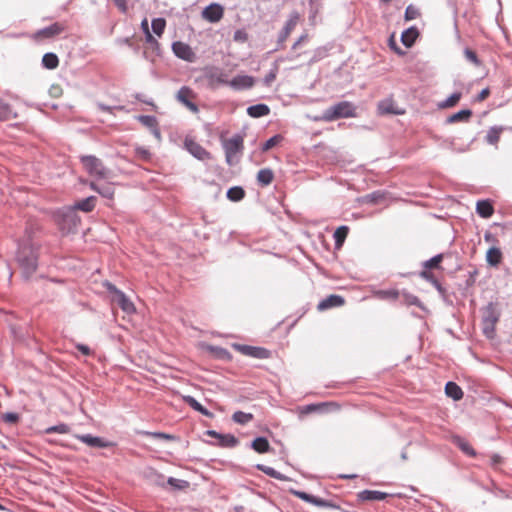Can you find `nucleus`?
<instances>
[{
    "label": "nucleus",
    "mask_w": 512,
    "mask_h": 512,
    "mask_svg": "<svg viewBox=\"0 0 512 512\" xmlns=\"http://www.w3.org/2000/svg\"><path fill=\"white\" fill-rule=\"evenodd\" d=\"M38 250L30 237L23 239L18 244L16 259L26 279L32 276L38 266Z\"/></svg>",
    "instance_id": "1"
},
{
    "label": "nucleus",
    "mask_w": 512,
    "mask_h": 512,
    "mask_svg": "<svg viewBox=\"0 0 512 512\" xmlns=\"http://www.w3.org/2000/svg\"><path fill=\"white\" fill-rule=\"evenodd\" d=\"M54 219L60 230L67 234L74 232L80 223V217L71 206L56 211Z\"/></svg>",
    "instance_id": "2"
},
{
    "label": "nucleus",
    "mask_w": 512,
    "mask_h": 512,
    "mask_svg": "<svg viewBox=\"0 0 512 512\" xmlns=\"http://www.w3.org/2000/svg\"><path fill=\"white\" fill-rule=\"evenodd\" d=\"M222 147L227 164L233 166L240 161V155L244 149V138L241 134H234L231 138L222 140Z\"/></svg>",
    "instance_id": "3"
},
{
    "label": "nucleus",
    "mask_w": 512,
    "mask_h": 512,
    "mask_svg": "<svg viewBox=\"0 0 512 512\" xmlns=\"http://www.w3.org/2000/svg\"><path fill=\"white\" fill-rule=\"evenodd\" d=\"M356 116V107L352 102L341 101L324 110L322 120L331 122L341 118Z\"/></svg>",
    "instance_id": "4"
},
{
    "label": "nucleus",
    "mask_w": 512,
    "mask_h": 512,
    "mask_svg": "<svg viewBox=\"0 0 512 512\" xmlns=\"http://www.w3.org/2000/svg\"><path fill=\"white\" fill-rule=\"evenodd\" d=\"M80 161L86 172L97 179H106L109 177L110 170L104 165L101 159L94 155L80 156Z\"/></svg>",
    "instance_id": "5"
},
{
    "label": "nucleus",
    "mask_w": 512,
    "mask_h": 512,
    "mask_svg": "<svg viewBox=\"0 0 512 512\" xmlns=\"http://www.w3.org/2000/svg\"><path fill=\"white\" fill-rule=\"evenodd\" d=\"M500 313L496 309V305L490 302L484 309L482 318L483 333L488 338H493L495 335V325L498 322Z\"/></svg>",
    "instance_id": "6"
},
{
    "label": "nucleus",
    "mask_w": 512,
    "mask_h": 512,
    "mask_svg": "<svg viewBox=\"0 0 512 512\" xmlns=\"http://www.w3.org/2000/svg\"><path fill=\"white\" fill-rule=\"evenodd\" d=\"M290 493L294 496L300 498L301 500L313 504L318 507L331 508V509H339V506L332 501L325 500L314 495L308 494L304 491L291 489Z\"/></svg>",
    "instance_id": "7"
},
{
    "label": "nucleus",
    "mask_w": 512,
    "mask_h": 512,
    "mask_svg": "<svg viewBox=\"0 0 512 512\" xmlns=\"http://www.w3.org/2000/svg\"><path fill=\"white\" fill-rule=\"evenodd\" d=\"M300 19V15L297 11H293L290 13L288 20L286 21L284 27L282 28L281 32L279 33L278 39H277V48L275 50H278L279 48L283 47L284 42L289 37L292 30L296 27L298 21Z\"/></svg>",
    "instance_id": "8"
},
{
    "label": "nucleus",
    "mask_w": 512,
    "mask_h": 512,
    "mask_svg": "<svg viewBox=\"0 0 512 512\" xmlns=\"http://www.w3.org/2000/svg\"><path fill=\"white\" fill-rule=\"evenodd\" d=\"M255 84V78L249 75H237L229 80L228 86L235 91L248 90Z\"/></svg>",
    "instance_id": "9"
},
{
    "label": "nucleus",
    "mask_w": 512,
    "mask_h": 512,
    "mask_svg": "<svg viewBox=\"0 0 512 512\" xmlns=\"http://www.w3.org/2000/svg\"><path fill=\"white\" fill-rule=\"evenodd\" d=\"M205 78L211 83H218L222 85L229 84V80L227 79V75L218 67H206L204 68Z\"/></svg>",
    "instance_id": "10"
},
{
    "label": "nucleus",
    "mask_w": 512,
    "mask_h": 512,
    "mask_svg": "<svg viewBox=\"0 0 512 512\" xmlns=\"http://www.w3.org/2000/svg\"><path fill=\"white\" fill-rule=\"evenodd\" d=\"M172 50L174 54L182 60L193 62L195 59V53L193 52L192 48L184 42H174L172 44Z\"/></svg>",
    "instance_id": "11"
},
{
    "label": "nucleus",
    "mask_w": 512,
    "mask_h": 512,
    "mask_svg": "<svg viewBox=\"0 0 512 512\" xmlns=\"http://www.w3.org/2000/svg\"><path fill=\"white\" fill-rule=\"evenodd\" d=\"M223 14V7L218 3H212L205 7L202 11V17L211 23L220 21L223 17Z\"/></svg>",
    "instance_id": "12"
},
{
    "label": "nucleus",
    "mask_w": 512,
    "mask_h": 512,
    "mask_svg": "<svg viewBox=\"0 0 512 512\" xmlns=\"http://www.w3.org/2000/svg\"><path fill=\"white\" fill-rule=\"evenodd\" d=\"M421 276L432 283L434 288H436V290L438 291V293H439L440 297L442 298V300L447 305H449V306L453 305V300L451 298V295L447 292L446 288H444L442 286V284L436 278H434L431 274H429L426 271H422L421 272Z\"/></svg>",
    "instance_id": "13"
},
{
    "label": "nucleus",
    "mask_w": 512,
    "mask_h": 512,
    "mask_svg": "<svg viewBox=\"0 0 512 512\" xmlns=\"http://www.w3.org/2000/svg\"><path fill=\"white\" fill-rule=\"evenodd\" d=\"M185 147L198 160L205 161L211 159V154L197 142L186 140Z\"/></svg>",
    "instance_id": "14"
},
{
    "label": "nucleus",
    "mask_w": 512,
    "mask_h": 512,
    "mask_svg": "<svg viewBox=\"0 0 512 512\" xmlns=\"http://www.w3.org/2000/svg\"><path fill=\"white\" fill-rule=\"evenodd\" d=\"M76 438L92 448H106L110 446V443L104 438L91 434L76 435Z\"/></svg>",
    "instance_id": "15"
},
{
    "label": "nucleus",
    "mask_w": 512,
    "mask_h": 512,
    "mask_svg": "<svg viewBox=\"0 0 512 512\" xmlns=\"http://www.w3.org/2000/svg\"><path fill=\"white\" fill-rule=\"evenodd\" d=\"M64 30V26L58 22L44 27L35 33V38H52L59 35Z\"/></svg>",
    "instance_id": "16"
},
{
    "label": "nucleus",
    "mask_w": 512,
    "mask_h": 512,
    "mask_svg": "<svg viewBox=\"0 0 512 512\" xmlns=\"http://www.w3.org/2000/svg\"><path fill=\"white\" fill-rule=\"evenodd\" d=\"M112 302L116 303L125 313L132 314L135 312V306L132 301L122 291L117 296H112Z\"/></svg>",
    "instance_id": "17"
},
{
    "label": "nucleus",
    "mask_w": 512,
    "mask_h": 512,
    "mask_svg": "<svg viewBox=\"0 0 512 512\" xmlns=\"http://www.w3.org/2000/svg\"><path fill=\"white\" fill-rule=\"evenodd\" d=\"M344 302L345 301L342 296L332 294V295H329L328 297H326L325 299L321 300L318 303L317 308L319 311H324L329 308L342 306L344 304Z\"/></svg>",
    "instance_id": "18"
},
{
    "label": "nucleus",
    "mask_w": 512,
    "mask_h": 512,
    "mask_svg": "<svg viewBox=\"0 0 512 512\" xmlns=\"http://www.w3.org/2000/svg\"><path fill=\"white\" fill-rule=\"evenodd\" d=\"M379 113L382 115L393 114V115H401L404 113V110L399 109L395 106V103L392 99H385L379 102L378 104Z\"/></svg>",
    "instance_id": "19"
},
{
    "label": "nucleus",
    "mask_w": 512,
    "mask_h": 512,
    "mask_svg": "<svg viewBox=\"0 0 512 512\" xmlns=\"http://www.w3.org/2000/svg\"><path fill=\"white\" fill-rule=\"evenodd\" d=\"M388 496L389 494L377 490H363L358 493V499L361 501H381Z\"/></svg>",
    "instance_id": "20"
},
{
    "label": "nucleus",
    "mask_w": 512,
    "mask_h": 512,
    "mask_svg": "<svg viewBox=\"0 0 512 512\" xmlns=\"http://www.w3.org/2000/svg\"><path fill=\"white\" fill-rule=\"evenodd\" d=\"M240 351L247 356H251L258 359H264L268 357V351L265 348L261 347L243 345L240 347Z\"/></svg>",
    "instance_id": "21"
},
{
    "label": "nucleus",
    "mask_w": 512,
    "mask_h": 512,
    "mask_svg": "<svg viewBox=\"0 0 512 512\" xmlns=\"http://www.w3.org/2000/svg\"><path fill=\"white\" fill-rule=\"evenodd\" d=\"M476 212L482 218H490L493 215L494 208L489 200H479L476 204Z\"/></svg>",
    "instance_id": "22"
},
{
    "label": "nucleus",
    "mask_w": 512,
    "mask_h": 512,
    "mask_svg": "<svg viewBox=\"0 0 512 512\" xmlns=\"http://www.w3.org/2000/svg\"><path fill=\"white\" fill-rule=\"evenodd\" d=\"M96 205V197L95 196H89L85 199H82L78 202H76L72 208H74L75 211L81 210L83 212H91Z\"/></svg>",
    "instance_id": "23"
},
{
    "label": "nucleus",
    "mask_w": 512,
    "mask_h": 512,
    "mask_svg": "<svg viewBox=\"0 0 512 512\" xmlns=\"http://www.w3.org/2000/svg\"><path fill=\"white\" fill-rule=\"evenodd\" d=\"M502 260V252L497 247H491L486 252V262L492 267H497Z\"/></svg>",
    "instance_id": "24"
},
{
    "label": "nucleus",
    "mask_w": 512,
    "mask_h": 512,
    "mask_svg": "<svg viewBox=\"0 0 512 512\" xmlns=\"http://www.w3.org/2000/svg\"><path fill=\"white\" fill-rule=\"evenodd\" d=\"M270 113V108L266 104H256L247 108V114L253 118H260L267 116Z\"/></svg>",
    "instance_id": "25"
},
{
    "label": "nucleus",
    "mask_w": 512,
    "mask_h": 512,
    "mask_svg": "<svg viewBox=\"0 0 512 512\" xmlns=\"http://www.w3.org/2000/svg\"><path fill=\"white\" fill-rule=\"evenodd\" d=\"M445 393L448 397L452 398L455 401L462 399L463 391L459 385L455 382H447L445 385Z\"/></svg>",
    "instance_id": "26"
},
{
    "label": "nucleus",
    "mask_w": 512,
    "mask_h": 512,
    "mask_svg": "<svg viewBox=\"0 0 512 512\" xmlns=\"http://www.w3.org/2000/svg\"><path fill=\"white\" fill-rule=\"evenodd\" d=\"M185 402L195 411L201 413L206 417H213V413L206 409L200 402H198L193 396L184 397Z\"/></svg>",
    "instance_id": "27"
},
{
    "label": "nucleus",
    "mask_w": 512,
    "mask_h": 512,
    "mask_svg": "<svg viewBox=\"0 0 512 512\" xmlns=\"http://www.w3.org/2000/svg\"><path fill=\"white\" fill-rule=\"evenodd\" d=\"M418 30L416 27H410L401 34V41L406 47H411L416 38L418 37Z\"/></svg>",
    "instance_id": "28"
},
{
    "label": "nucleus",
    "mask_w": 512,
    "mask_h": 512,
    "mask_svg": "<svg viewBox=\"0 0 512 512\" xmlns=\"http://www.w3.org/2000/svg\"><path fill=\"white\" fill-rule=\"evenodd\" d=\"M255 467L257 470L265 473L266 475H268L274 479H277L280 481L288 480L287 476H285L284 474L280 473L279 471L275 470L274 468H272L270 466H266L264 464H257Z\"/></svg>",
    "instance_id": "29"
},
{
    "label": "nucleus",
    "mask_w": 512,
    "mask_h": 512,
    "mask_svg": "<svg viewBox=\"0 0 512 512\" xmlns=\"http://www.w3.org/2000/svg\"><path fill=\"white\" fill-rule=\"evenodd\" d=\"M138 120L146 127L150 128L153 131V134L159 138L160 132L157 127V120L154 116L151 115H141L138 117Z\"/></svg>",
    "instance_id": "30"
},
{
    "label": "nucleus",
    "mask_w": 512,
    "mask_h": 512,
    "mask_svg": "<svg viewBox=\"0 0 512 512\" xmlns=\"http://www.w3.org/2000/svg\"><path fill=\"white\" fill-rule=\"evenodd\" d=\"M17 116V113L12 109V107L0 99V120L7 121L15 119Z\"/></svg>",
    "instance_id": "31"
},
{
    "label": "nucleus",
    "mask_w": 512,
    "mask_h": 512,
    "mask_svg": "<svg viewBox=\"0 0 512 512\" xmlns=\"http://www.w3.org/2000/svg\"><path fill=\"white\" fill-rule=\"evenodd\" d=\"M453 443L465 454L469 456H475L476 452L471 445L462 437L454 436Z\"/></svg>",
    "instance_id": "32"
},
{
    "label": "nucleus",
    "mask_w": 512,
    "mask_h": 512,
    "mask_svg": "<svg viewBox=\"0 0 512 512\" xmlns=\"http://www.w3.org/2000/svg\"><path fill=\"white\" fill-rule=\"evenodd\" d=\"M42 65L50 70L57 68L59 65L58 56L52 52L45 53L42 57Z\"/></svg>",
    "instance_id": "33"
},
{
    "label": "nucleus",
    "mask_w": 512,
    "mask_h": 512,
    "mask_svg": "<svg viewBox=\"0 0 512 512\" xmlns=\"http://www.w3.org/2000/svg\"><path fill=\"white\" fill-rule=\"evenodd\" d=\"M273 178H274L273 171L269 168L261 169V170H259V172L257 174V181L262 186H267V185L271 184V182L273 181Z\"/></svg>",
    "instance_id": "34"
},
{
    "label": "nucleus",
    "mask_w": 512,
    "mask_h": 512,
    "mask_svg": "<svg viewBox=\"0 0 512 512\" xmlns=\"http://www.w3.org/2000/svg\"><path fill=\"white\" fill-rule=\"evenodd\" d=\"M251 447L258 453H266L270 450V444L265 437H257L252 443Z\"/></svg>",
    "instance_id": "35"
},
{
    "label": "nucleus",
    "mask_w": 512,
    "mask_h": 512,
    "mask_svg": "<svg viewBox=\"0 0 512 512\" xmlns=\"http://www.w3.org/2000/svg\"><path fill=\"white\" fill-rule=\"evenodd\" d=\"M472 115V111L470 109H463L458 111L457 113L452 114L447 118V123H456L462 121H468Z\"/></svg>",
    "instance_id": "36"
},
{
    "label": "nucleus",
    "mask_w": 512,
    "mask_h": 512,
    "mask_svg": "<svg viewBox=\"0 0 512 512\" xmlns=\"http://www.w3.org/2000/svg\"><path fill=\"white\" fill-rule=\"evenodd\" d=\"M309 6V22L311 25H316L317 17L322 7L321 3L318 0H310Z\"/></svg>",
    "instance_id": "37"
},
{
    "label": "nucleus",
    "mask_w": 512,
    "mask_h": 512,
    "mask_svg": "<svg viewBox=\"0 0 512 512\" xmlns=\"http://www.w3.org/2000/svg\"><path fill=\"white\" fill-rule=\"evenodd\" d=\"M226 196L230 201L238 202L245 197V191L241 186H234L228 189Z\"/></svg>",
    "instance_id": "38"
},
{
    "label": "nucleus",
    "mask_w": 512,
    "mask_h": 512,
    "mask_svg": "<svg viewBox=\"0 0 512 512\" xmlns=\"http://www.w3.org/2000/svg\"><path fill=\"white\" fill-rule=\"evenodd\" d=\"M348 232H349V228L347 226H340L338 227L334 234H333V237H334V240H335V245L336 247H340L342 246V244L344 243L347 235H348Z\"/></svg>",
    "instance_id": "39"
},
{
    "label": "nucleus",
    "mask_w": 512,
    "mask_h": 512,
    "mask_svg": "<svg viewBox=\"0 0 512 512\" xmlns=\"http://www.w3.org/2000/svg\"><path fill=\"white\" fill-rule=\"evenodd\" d=\"M238 444V439L232 434H221L218 445L221 447L233 448Z\"/></svg>",
    "instance_id": "40"
},
{
    "label": "nucleus",
    "mask_w": 512,
    "mask_h": 512,
    "mask_svg": "<svg viewBox=\"0 0 512 512\" xmlns=\"http://www.w3.org/2000/svg\"><path fill=\"white\" fill-rule=\"evenodd\" d=\"M253 419V415L251 413H246L243 411H236L232 415V420L235 423L244 425L249 423Z\"/></svg>",
    "instance_id": "41"
},
{
    "label": "nucleus",
    "mask_w": 512,
    "mask_h": 512,
    "mask_svg": "<svg viewBox=\"0 0 512 512\" xmlns=\"http://www.w3.org/2000/svg\"><path fill=\"white\" fill-rule=\"evenodd\" d=\"M462 94L460 92H454L451 96H449L446 100L439 103V108H450L455 106L458 101L461 99Z\"/></svg>",
    "instance_id": "42"
},
{
    "label": "nucleus",
    "mask_w": 512,
    "mask_h": 512,
    "mask_svg": "<svg viewBox=\"0 0 512 512\" xmlns=\"http://www.w3.org/2000/svg\"><path fill=\"white\" fill-rule=\"evenodd\" d=\"M151 27L153 32L157 36H161L164 33L165 27H166V21L164 18H154L151 23Z\"/></svg>",
    "instance_id": "43"
},
{
    "label": "nucleus",
    "mask_w": 512,
    "mask_h": 512,
    "mask_svg": "<svg viewBox=\"0 0 512 512\" xmlns=\"http://www.w3.org/2000/svg\"><path fill=\"white\" fill-rule=\"evenodd\" d=\"M192 90L187 87V86H183L181 87L178 92H177V95H176V98L177 100L182 103L184 106H186V103H189L190 100H189V97L192 95Z\"/></svg>",
    "instance_id": "44"
},
{
    "label": "nucleus",
    "mask_w": 512,
    "mask_h": 512,
    "mask_svg": "<svg viewBox=\"0 0 512 512\" xmlns=\"http://www.w3.org/2000/svg\"><path fill=\"white\" fill-rule=\"evenodd\" d=\"M501 131H502L501 128H497V127L490 128L486 134V141L492 145L496 144L500 139Z\"/></svg>",
    "instance_id": "45"
},
{
    "label": "nucleus",
    "mask_w": 512,
    "mask_h": 512,
    "mask_svg": "<svg viewBox=\"0 0 512 512\" xmlns=\"http://www.w3.org/2000/svg\"><path fill=\"white\" fill-rule=\"evenodd\" d=\"M70 432V427L65 423H60L54 426L47 427L45 429L46 434L59 433V434H67Z\"/></svg>",
    "instance_id": "46"
},
{
    "label": "nucleus",
    "mask_w": 512,
    "mask_h": 512,
    "mask_svg": "<svg viewBox=\"0 0 512 512\" xmlns=\"http://www.w3.org/2000/svg\"><path fill=\"white\" fill-rule=\"evenodd\" d=\"M402 296H403L404 302L407 305L422 307L421 301H420V299L417 296H415L413 294H410V293H407V292H403Z\"/></svg>",
    "instance_id": "47"
},
{
    "label": "nucleus",
    "mask_w": 512,
    "mask_h": 512,
    "mask_svg": "<svg viewBox=\"0 0 512 512\" xmlns=\"http://www.w3.org/2000/svg\"><path fill=\"white\" fill-rule=\"evenodd\" d=\"M282 139L281 135H274L273 137L269 138L267 141H265L261 147V150L263 152H266L276 146Z\"/></svg>",
    "instance_id": "48"
},
{
    "label": "nucleus",
    "mask_w": 512,
    "mask_h": 512,
    "mask_svg": "<svg viewBox=\"0 0 512 512\" xmlns=\"http://www.w3.org/2000/svg\"><path fill=\"white\" fill-rule=\"evenodd\" d=\"M114 188L109 184L100 185L98 194L107 199H112L114 196Z\"/></svg>",
    "instance_id": "49"
},
{
    "label": "nucleus",
    "mask_w": 512,
    "mask_h": 512,
    "mask_svg": "<svg viewBox=\"0 0 512 512\" xmlns=\"http://www.w3.org/2000/svg\"><path fill=\"white\" fill-rule=\"evenodd\" d=\"M167 483L176 488V489H183L185 487L188 486V482L185 481V480H181V479H177V478H174V477H169L168 480H167Z\"/></svg>",
    "instance_id": "50"
},
{
    "label": "nucleus",
    "mask_w": 512,
    "mask_h": 512,
    "mask_svg": "<svg viewBox=\"0 0 512 512\" xmlns=\"http://www.w3.org/2000/svg\"><path fill=\"white\" fill-rule=\"evenodd\" d=\"M464 55H465V58L469 62L473 63L475 66H479L480 65V61L478 59V56H477V54L473 50H471L469 48H466L464 50Z\"/></svg>",
    "instance_id": "51"
},
{
    "label": "nucleus",
    "mask_w": 512,
    "mask_h": 512,
    "mask_svg": "<svg viewBox=\"0 0 512 512\" xmlns=\"http://www.w3.org/2000/svg\"><path fill=\"white\" fill-rule=\"evenodd\" d=\"M441 260H442V254H437L434 257L430 258L429 260L425 261L424 267L429 268V269L438 267Z\"/></svg>",
    "instance_id": "52"
},
{
    "label": "nucleus",
    "mask_w": 512,
    "mask_h": 512,
    "mask_svg": "<svg viewBox=\"0 0 512 512\" xmlns=\"http://www.w3.org/2000/svg\"><path fill=\"white\" fill-rule=\"evenodd\" d=\"M419 16V11L412 5L407 6L405 10V19L406 20H414Z\"/></svg>",
    "instance_id": "53"
},
{
    "label": "nucleus",
    "mask_w": 512,
    "mask_h": 512,
    "mask_svg": "<svg viewBox=\"0 0 512 512\" xmlns=\"http://www.w3.org/2000/svg\"><path fill=\"white\" fill-rule=\"evenodd\" d=\"M278 68L274 67L269 71V73L264 77L263 82L266 86H270L271 83L276 79Z\"/></svg>",
    "instance_id": "54"
},
{
    "label": "nucleus",
    "mask_w": 512,
    "mask_h": 512,
    "mask_svg": "<svg viewBox=\"0 0 512 512\" xmlns=\"http://www.w3.org/2000/svg\"><path fill=\"white\" fill-rule=\"evenodd\" d=\"M143 434H145L147 436H151L153 438H158V439L172 440L174 438L172 435H169V434H166V433H163V432H148V431H145V432H143Z\"/></svg>",
    "instance_id": "55"
},
{
    "label": "nucleus",
    "mask_w": 512,
    "mask_h": 512,
    "mask_svg": "<svg viewBox=\"0 0 512 512\" xmlns=\"http://www.w3.org/2000/svg\"><path fill=\"white\" fill-rule=\"evenodd\" d=\"M3 420L7 423H16L19 420V415L14 412H7L2 416Z\"/></svg>",
    "instance_id": "56"
},
{
    "label": "nucleus",
    "mask_w": 512,
    "mask_h": 512,
    "mask_svg": "<svg viewBox=\"0 0 512 512\" xmlns=\"http://www.w3.org/2000/svg\"><path fill=\"white\" fill-rule=\"evenodd\" d=\"M135 151L136 155L143 160H148L150 158V152L144 147H137Z\"/></svg>",
    "instance_id": "57"
},
{
    "label": "nucleus",
    "mask_w": 512,
    "mask_h": 512,
    "mask_svg": "<svg viewBox=\"0 0 512 512\" xmlns=\"http://www.w3.org/2000/svg\"><path fill=\"white\" fill-rule=\"evenodd\" d=\"M145 41L151 45L152 48H155V49H158L159 48V43L158 41L154 38V36L150 33V32H147L145 34Z\"/></svg>",
    "instance_id": "58"
},
{
    "label": "nucleus",
    "mask_w": 512,
    "mask_h": 512,
    "mask_svg": "<svg viewBox=\"0 0 512 512\" xmlns=\"http://www.w3.org/2000/svg\"><path fill=\"white\" fill-rule=\"evenodd\" d=\"M104 287L107 289V291L112 295V296H117L118 293H121L122 291L119 290L114 284L110 283V282H105L104 283Z\"/></svg>",
    "instance_id": "59"
},
{
    "label": "nucleus",
    "mask_w": 512,
    "mask_h": 512,
    "mask_svg": "<svg viewBox=\"0 0 512 512\" xmlns=\"http://www.w3.org/2000/svg\"><path fill=\"white\" fill-rule=\"evenodd\" d=\"M76 348L85 356H89L92 354L91 349L87 345L78 343V344H76Z\"/></svg>",
    "instance_id": "60"
},
{
    "label": "nucleus",
    "mask_w": 512,
    "mask_h": 512,
    "mask_svg": "<svg viewBox=\"0 0 512 512\" xmlns=\"http://www.w3.org/2000/svg\"><path fill=\"white\" fill-rule=\"evenodd\" d=\"M369 200L373 203H378L382 198V194L379 191H375L367 196Z\"/></svg>",
    "instance_id": "61"
},
{
    "label": "nucleus",
    "mask_w": 512,
    "mask_h": 512,
    "mask_svg": "<svg viewBox=\"0 0 512 512\" xmlns=\"http://www.w3.org/2000/svg\"><path fill=\"white\" fill-rule=\"evenodd\" d=\"M247 39V35L245 32L241 31V30H237L235 33H234V40L236 41H246Z\"/></svg>",
    "instance_id": "62"
},
{
    "label": "nucleus",
    "mask_w": 512,
    "mask_h": 512,
    "mask_svg": "<svg viewBox=\"0 0 512 512\" xmlns=\"http://www.w3.org/2000/svg\"><path fill=\"white\" fill-rule=\"evenodd\" d=\"M384 296L386 297H389V298H392V299H397L398 296H399V292L396 291V290H390V291H383L381 292Z\"/></svg>",
    "instance_id": "63"
},
{
    "label": "nucleus",
    "mask_w": 512,
    "mask_h": 512,
    "mask_svg": "<svg viewBox=\"0 0 512 512\" xmlns=\"http://www.w3.org/2000/svg\"><path fill=\"white\" fill-rule=\"evenodd\" d=\"M489 93H490V91L488 88L482 89L481 92L477 96V100L483 101L484 99H486L488 97Z\"/></svg>",
    "instance_id": "64"
}]
</instances>
